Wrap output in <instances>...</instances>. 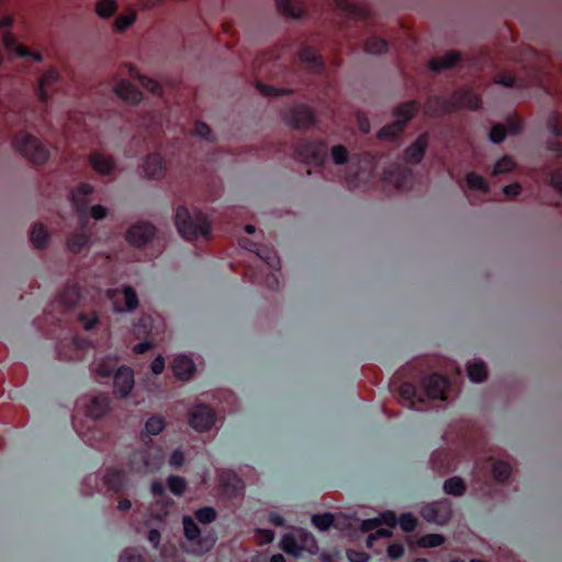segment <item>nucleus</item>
<instances>
[{
    "label": "nucleus",
    "instance_id": "nucleus-63",
    "mask_svg": "<svg viewBox=\"0 0 562 562\" xmlns=\"http://www.w3.org/2000/svg\"><path fill=\"white\" fill-rule=\"evenodd\" d=\"M550 186L562 196V169H557L550 173Z\"/></svg>",
    "mask_w": 562,
    "mask_h": 562
},
{
    "label": "nucleus",
    "instance_id": "nucleus-24",
    "mask_svg": "<svg viewBox=\"0 0 562 562\" xmlns=\"http://www.w3.org/2000/svg\"><path fill=\"white\" fill-rule=\"evenodd\" d=\"M103 480L105 486L114 493L122 492L127 484L125 471L119 468H108Z\"/></svg>",
    "mask_w": 562,
    "mask_h": 562
},
{
    "label": "nucleus",
    "instance_id": "nucleus-43",
    "mask_svg": "<svg viewBox=\"0 0 562 562\" xmlns=\"http://www.w3.org/2000/svg\"><path fill=\"white\" fill-rule=\"evenodd\" d=\"M389 48V44L384 38L369 37L364 43V50L369 54H382Z\"/></svg>",
    "mask_w": 562,
    "mask_h": 562
},
{
    "label": "nucleus",
    "instance_id": "nucleus-47",
    "mask_svg": "<svg viewBox=\"0 0 562 562\" xmlns=\"http://www.w3.org/2000/svg\"><path fill=\"white\" fill-rule=\"evenodd\" d=\"M151 330V317L150 316H142L138 318L136 323L133 325V334L137 338L147 337Z\"/></svg>",
    "mask_w": 562,
    "mask_h": 562
},
{
    "label": "nucleus",
    "instance_id": "nucleus-33",
    "mask_svg": "<svg viewBox=\"0 0 562 562\" xmlns=\"http://www.w3.org/2000/svg\"><path fill=\"white\" fill-rule=\"evenodd\" d=\"M90 243V234L85 229L70 235L67 239V247L74 254H80Z\"/></svg>",
    "mask_w": 562,
    "mask_h": 562
},
{
    "label": "nucleus",
    "instance_id": "nucleus-14",
    "mask_svg": "<svg viewBox=\"0 0 562 562\" xmlns=\"http://www.w3.org/2000/svg\"><path fill=\"white\" fill-rule=\"evenodd\" d=\"M135 384L134 372L127 366L117 368L113 375V392L120 398L128 396Z\"/></svg>",
    "mask_w": 562,
    "mask_h": 562
},
{
    "label": "nucleus",
    "instance_id": "nucleus-17",
    "mask_svg": "<svg viewBox=\"0 0 562 562\" xmlns=\"http://www.w3.org/2000/svg\"><path fill=\"white\" fill-rule=\"evenodd\" d=\"M218 481L225 494L229 497L238 496L245 487L243 480L232 470H221Z\"/></svg>",
    "mask_w": 562,
    "mask_h": 562
},
{
    "label": "nucleus",
    "instance_id": "nucleus-1",
    "mask_svg": "<svg viewBox=\"0 0 562 562\" xmlns=\"http://www.w3.org/2000/svg\"><path fill=\"white\" fill-rule=\"evenodd\" d=\"M175 224L179 234L187 240L198 237H207L211 232V222L201 210L190 212L187 206H178L175 215Z\"/></svg>",
    "mask_w": 562,
    "mask_h": 562
},
{
    "label": "nucleus",
    "instance_id": "nucleus-3",
    "mask_svg": "<svg viewBox=\"0 0 562 562\" xmlns=\"http://www.w3.org/2000/svg\"><path fill=\"white\" fill-rule=\"evenodd\" d=\"M419 111V102L411 100L400 103L394 110L395 121L384 125L379 132L380 139L395 140L404 132L407 123L416 116Z\"/></svg>",
    "mask_w": 562,
    "mask_h": 562
},
{
    "label": "nucleus",
    "instance_id": "nucleus-8",
    "mask_svg": "<svg viewBox=\"0 0 562 562\" xmlns=\"http://www.w3.org/2000/svg\"><path fill=\"white\" fill-rule=\"evenodd\" d=\"M419 513L426 521L445 526L452 517V503L448 498L427 503L422 506Z\"/></svg>",
    "mask_w": 562,
    "mask_h": 562
},
{
    "label": "nucleus",
    "instance_id": "nucleus-30",
    "mask_svg": "<svg viewBox=\"0 0 562 562\" xmlns=\"http://www.w3.org/2000/svg\"><path fill=\"white\" fill-rule=\"evenodd\" d=\"M111 401L109 396L104 394L95 395L91 398L88 405V415L92 419L102 418L110 409Z\"/></svg>",
    "mask_w": 562,
    "mask_h": 562
},
{
    "label": "nucleus",
    "instance_id": "nucleus-12",
    "mask_svg": "<svg viewBox=\"0 0 562 562\" xmlns=\"http://www.w3.org/2000/svg\"><path fill=\"white\" fill-rule=\"evenodd\" d=\"M383 179L394 184L397 190H407L412 186L413 171L409 167L396 164L384 171Z\"/></svg>",
    "mask_w": 562,
    "mask_h": 562
},
{
    "label": "nucleus",
    "instance_id": "nucleus-54",
    "mask_svg": "<svg viewBox=\"0 0 562 562\" xmlns=\"http://www.w3.org/2000/svg\"><path fill=\"white\" fill-rule=\"evenodd\" d=\"M257 89L267 97H279L290 94L292 91L289 89H281L274 86L263 85L261 82H257Z\"/></svg>",
    "mask_w": 562,
    "mask_h": 562
},
{
    "label": "nucleus",
    "instance_id": "nucleus-39",
    "mask_svg": "<svg viewBox=\"0 0 562 562\" xmlns=\"http://www.w3.org/2000/svg\"><path fill=\"white\" fill-rule=\"evenodd\" d=\"M467 184L470 189L479 190L484 194L490 192V184L485 179L474 171H470L465 176Z\"/></svg>",
    "mask_w": 562,
    "mask_h": 562
},
{
    "label": "nucleus",
    "instance_id": "nucleus-31",
    "mask_svg": "<svg viewBox=\"0 0 562 562\" xmlns=\"http://www.w3.org/2000/svg\"><path fill=\"white\" fill-rule=\"evenodd\" d=\"M461 56L458 52H450L443 57H435L429 60V69L439 72L446 69H451L459 64Z\"/></svg>",
    "mask_w": 562,
    "mask_h": 562
},
{
    "label": "nucleus",
    "instance_id": "nucleus-35",
    "mask_svg": "<svg viewBox=\"0 0 562 562\" xmlns=\"http://www.w3.org/2000/svg\"><path fill=\"white\" fill-rule=\"evenodd\" d=\"M279 547L286 554L299 558L302 554V547L292 533H285L280 540Z\"/></svg>",
    "mask_w": 562,
    "mask_h": 562
},
{
    "label": "nucleus",
    "instance_id": "nucleus-51",
    "mask_svg": "<svg viewBox=\"0 0 562 562\" xmlns=\"http://www.w3.org/2000/svg\"><path fill=\"white\" fill-rule=\"evenodd\" d=\"M549 132L555 137H562V120L558 112L553 111L547 121Z\"/></svg>",
    "mask_w": 562,
    "mask_h": 562
},
{
    "label": "nucleus",
    "instance_id": "nucleus-26",
    "mask_svg": "<svg viewBox=\"0 0 562 562\" xmlns=\"http://www.w3.org/2000/svg\"><path fill=\"white\" fill-rule=\"evenodd\" d=\"M183 535L188 541L195 543L202 551H206L210 548L204 547V541L201 537V529L191 516L182 517Z\"/></svg>",
    "mask_w": 562,
    "mask_h": 562
},
{
    "label": "nucleus",
    "instance_id": "nucleus-49",
    "mask_svg": "<svg viewBox=\"0 0 562 562\" xmlns=\"http://www.w3.org/2000/svg\"><path fill=\"white\" fill-rule=\"evenodd\" d=\"M167 483L170 492L176 496H181L187 490V481L182 476L170 475Z\"/></svg>",
    "mask_w": 562,
    "mask_h": 562
},
{
    "label": "nucleus",
    "instance_id": "nucleus-48",
    "mask_svg": "<svg viewBox=\"0 0 562 562\" xmlns=\"http://www.w3.org/2000/svg\"><path fill=\"white\" fill-rule=\"evenodd\" d=\"M116 10L117 4L115 0H100L95 7L97 14L104 19L114 15Z\"/></svg>",
    "mask_w": 562,
    "mask_h": 562
},
{
    "label": "nucleus",
    "instance_id": "nucleus-41",
    "mask_svg": "<svg viewBox=\"0 0 562 562\" xmlns=\"http://www.w3.org/2000/svg\"><path fill=\"white\" fill-rule=\"evenodd\" d=\"M468 375L475 383L483 382L487 376L485 363L483 361L470 363L468 366Z\"/></svg>",
    "mask_w": 562,
    "mask_h": 562
},
{
    "label": "nucleus",
    "instance_id": "nucleus-23",
    "mask_svg": "<svg viewBox=\"0 0 562 562\" xmlns=\"http://www.w3.org/2000/svg\"><path fill=\"white\" fill-rule=\"evenodd\" d=\"M89 162L93 170L102 176H110L116 169V162L112 157H106L99 151L89 155Z\"/></svg>",
    "mask_w": 562,
    "mask_h": 562
},
{
    "label": "nucleus",
    "instance_id": "nucleus-25",
    "mask_svg": "<svg viewBox=\"0 0 562 562\" xmlns=\"http://www.w3.org/2000/svg\"><path fill=\"white\" fill-rule=\"evenodd\" d=\"M171 369L177 379L188 381L195 372V364L187 356H178L173 359Z\"/></svg>",
    "mask_w": 562,
    "mask_h": 562
},
{
    "label": "nucleus",
    "instance_id": "nucleus-21",
    "mask_svg": "<svg viewBox=\"0 0 562 562\" xmlns=\"http://www.w3.org/2000/svg\"><path fill=\"white\" fill-rule=\"evenodd\" d=\"M166 428V420L160 415L150 416L144 425V429L140 431L139 439L145 446H151L153 436H158Z\"/></svg>",
    "mask_w": 562,
    "mask_h": 562
},
{
    "label": "nucleus",
    "instance_id": "nucleus-46",
    "mask_svg": "<svg viewBox=\"0 0 562 562\" xmlns=\"http://www.w3.org/2000/svg\"><path fill=\"white\" fill-rule=\"evenodd\" d=\"M335 521V517L331 513L315 514L312 516L313 525L321 531L328 530Z\"/></svg>",
    "mask_w": 562,
    "mask_h": 562
},
{
    "label": "nucleus",
    "instance_id": "nucleus-36",
    "mask_svg": "<svg viewBox=\"0 0 562 562\" xmlns=\"http://www.w3.org/2000/svg\"><path fill=\"white\" fill-rule=\"evenodd\" d=\"M30 238L35 248L43 249L48 244L49 235L44 225L35 224L31 229Z\"/></svg>",
    "mask_w": 562,
    "mask_h": 562
},
{
    "label": "nucleus",
    "instance_id": "nucleus-5",
    "mask_svg": "<svg viewBox=\"0 0 562 562\" xmlns=\"http://www.w3.org/2000/svg\"><path fill=\"white\" fill-rule=\"evenodd\" d=\"M239 246L246 249H249L256 254V256L267 265L272 271L266 276V285L276 291L279 288V277L277 272L281 268L280 258L277 256L276 251L269 248H258L255 243H252L249 238L243 237L239 239Z\"/></svg>",
    "mask_w": 562,
    "mask_h": 562
},
{
    "label": "nucleus",
    "instance_id": "nucleus-10",
    "mask_svg": "<svg viewBox=\"0 0 562 562\" xmlns=\"http://www.w3.org/2000/svg\"><path fill=\"white\" fill-rule=\"evenodd\" d=\"M284 121L295 130H305L315 123V113L308 105L296 104L285 113Z\"/></svg>",
    "mask_w": 562,
    "mask_h": 562
},
{
    "label": "nucleus",
    "instance_id": "nucleus-61",
    "mask_svg": "<svg viewBox=\"0 0 562 562\" xmlns=\"http://www.w3.org/2000/svg\"><path fill=\"white\" fill-rule=\"evenodd\" d=\"M138 79L142 86L151 93L159 94L161 92V87L156 80L146 76H139Z\"/></svg>",
    "mask_w": 562,
    "mask_h": 562
},
{
    "label": "nucleus",
    "instance_id": "nucleus-16",
    "mask_svg": "<svg viewBox=\"0 0 562 562\" xmlns=\"http://www.w3.org/2000/svg\"><path fill=\"white\" fill-rule=\"evenodd\" d=\"M454 111L467 108L469 110H479L482 106V99L479 94L473 92L471 88H463L454 91L452 94Z\"/></svg>",
    "mask_w": 562,
    "mask_h": 562
},
{
    "label": "nucleus",
    "instance_id": "nucleus-15",
    "mask_svg": "<svg viewBox=\"0 0 562 562\" xmlns=\"http://www.w3.org/2000/svg\"><path fill=\"white\" fill-rule=\"evenodd\" d=\"M93 190V186L82 182L71 191V202L80 218H86L88 214L89 195Z\"/></svg>",
    "mask_w": 562,
    "mask_h": 562
},
{
    "label": "nucleus",
    "instance_id": "nucleus-57",
    "mask_svg": "<svg viewBox=\"0 0 562 562\" xmlns=\"http://www.w3.org/2000/svg\"><path fill=\"white\" fill-rule=\"evenodd\" d=\"M79 322L82 324L86 330H91L99 323V316L94 312L91 314L80 313Z\"/></svg>",
    "mask_w": 562,
    "mask_h": 562
},
{
    "label": "nucleus",
    "instance_id": "nucleus-44",
    "mask_svg": "<svg viewBox=\"0 0 562 562\" xmlns=\"http://www.w3.org/2000/svg\"><path fill=\"white\" fill-rule=\"evenodd\" d=\"M516 167V162L510 156H503L499 158L492 170V176H498L503 173H507L512 170H514Z\"/></svg>",
    "mask_w": 562,
    "mask_h": 562
},
{
    "label": "nucleus",
    "instance_id": "nucleus-29",
    "mask_svg": "<svg viewBox=\"0 0 562 562\" xmlns=\"http://www.w3.org/2000/svg\"><path fill=\"white\" fill-rule=\"evenodd\" d=\"M276 7L280 13L293 19L305 14V7L301 0H276Z\"/></svg>",
    "mask_w": 562,
    "mask_h": 562
},
{
    "label": "nucleus",
    "instance_id": "nucleus-18",
    "mask_svg": "<svg viewBox=\"0 0 562 562\" xmlns=\"http://www.w3.org/2000/svg\"><path fill=\"white\" fill-rule=\"evenodd\" d=\"M429 143V134L427 132L420 134L414 143H412L404 151L406 162L412 165L419 164L426 153Z\"/></svg>",
    "mask_w": 562,
    "mask_h": 562
},
{
    "label": "nucleus",
    "instance_id": "nucleus-32",
    "mask_svg": "<svg viewBox=\"0 0 562 562\" xmlns=\"http://www.w3.org/2000/svg\"><path fill=\"white\" fill-rule=\"evenodd\" d=\"M81 299V289L77 283L67 284L59 294L60 303L67 308L75 307Z\"/></svg>",
    "mask_w": 562,
    "mask_h": 562
},
{
    "label": "nucleus",
    "instance_id": "nucleus-38",
    "mask_svg": "<svg viewBox=\"0 0 562 562\" xmlns=\"http://www.w3.org/2000/svg\"><path fill=\"white\" fill-rule=\"evenodd\" d=\"M300 547H302V552L306 551L312 555H315L318 553L319 547L317 543V540L313 536V533L302 530L300 536Z\"/></svg>",
    "mask_w": 562,
    "mask_h": 562
},
{
    "label": "nucleus",
    "instance_id": "nucleus-40",
    "mask_svg": "<svg viewBox=\"0 0 562 562\" xmlns=\"http://www.w3.org/2000/svg\"><path fill=\"white\" fill-rule=\"evenodd\" d=\"M400 396L409 403V407L415 411H422V408L416 407V403L413 398L417 397L416 386L412 382H404L398 387Z\"/></svg>",
    "mask_w": 562,
    "mask_h": 562
},
{
    "label": "nucleus",
    "instance_id": "nucleus-2",
    "mask_svg": "<svg viewBox=\"0 0 562 562\" xmlns=\"http://www.w3.org/2000/svg\"><path fill=\"white\" fill-rule=\"evenodd\" d=\"M164 462V452L160 447L154 451L151 446L133 450L127 458V468L131 473L148 474L158 471Z\"/></svg>",
    "mask_w": 562,
    "mask_h": 562
},
{
    "label": "nucleus",
    "instance_id": "nucleus-62",
    "mask_svg": "<svg viewBox=\"0 0 562 562\" xmlns=\"http://www.w3.org/2000/svg\"><path fill=\"white\" fill-rule=\"evenodd\" d=\"M134 22H135V15L130 14V15H120L119 18H116L114 24H115V29L119 32H123V31L127 30L131 25H133Z\"/></svg>",
    "mask_w": 562,
    "mask_h": 562
},
{
    "label": "nucleus",
    "instance_id": "nucleus-19",
    "mask_svg": "<svg viewBox=\"0 0 562 562\" xmlns=\"http://www.w3.org/2000/svg\"><path fill=\"white\" fill-rule=\"evenodd\" d=\"M299 59L312 72L322 74L325 69L322 56L312 46L303 45L299 49Z\"/></svg>",
    "mask_w": 562,
    "mask_h": 562
},
{
    "label": "nucleus",
    "instance_id": "nucleus-60",
    "mask_svg": "<svg viewBox=\"0 0 562 562\" xmlns=\"http://www.w3.org/2000/svg\"><path fill=\"white\" fill-rule=\"evenodd\" d=\"M494 82L503 87L513 88L516 82V78L509 72H499L494 77Z\"/></svg>",
    "mask_w": 562,
    "mask_h": 562
},
{
    "label": "nucleus",
    "instance_id": "nucleus-7",
    "mask_svg": "<svg viewBox=\"0 0 562 562\" xmlns=\"http://www.w3.org/2000/svg\"><path fill=\"white\" fill-rule=\"evenodd\" d=\"M12 16H3L0 20V31L2 35V43L5 49L9 53L15 54L21 58H32L36 63H41L43 60V55L40 52H32L26 46L19 44L15 36L9 31V29L13 25Z\"/></svg>",
    "mask_w": 562,
    "mask_h": 562
},
{
    "label": "nucleus",
    "instance_id": "nucleus-4",
    "mask_svg": "<svg viewBox=\"0 0 562 562\" xmlns=\"http://www.w3.org/2000/svg\"><path fill=\"white\" fill-rule=\"evenodd\" d=\"M12 145L16 151L35 165H43L49 158V151L37 137L25 132H19L13 136Z\"/></svg>",
    "mask_w": 562,
    "mask_h": 562
},
{
    "label": "nucleus",
    "instance_id": "nucleus-53",
    "mask_svg": "<svg viewBox=\"0 0 562 562\" xmlns=\"http://www.w3.org/2000/svg\"><path fill=\"white\" fill-rule=\"evenodd\" d=\"M126 311H134L138 304V296L132 286H125L123 290Z\"/></svg>",
    "mask_w": 562,
    "mask_h": 562
},
{
    "label": "nucleus",
    "instance_id": "nucleus-9",
    "mask_svg": "<svg viewBox=\"0 0 562 562\" xmlns=\"http://www.w3.org/2000/svg\"><path fill=\"white\" fill-rule=\"evenodd\" d=\"M156 227L149 223L139 221L133 224L126 233V240L136 248L145 247L156 236Z\"/></svg>",
    "mask_w": 562,
    "mask_h": 562
},
{
    "label": "nucleus",
    "instance_id": "nucleus-34",
    "mask_svg": "<svg viewBox=\"0 0 562 562\" xmlns=\"http://www.w3.org/2000/svg\"><path fill=\"white\" fill-rule=\"evenodd\" d=\"M117 358L108 356L95 363L94 371L100 378H110L117 370Z\"/></svg>",
    "mask_w": 562,
    "mask_h": 562
},
{
    "label": "nucleus",
    "instance_id": "nucleus-55",
    "mask_svg": "<svg viewBox=\"0 0 562 562\" xmlns=\"http://www.w3.org/2000/svg\"><path fill=\"white\" fill-rule=\"evenodd\" d=\"M398 524L403 531L412 532L417 527V519L411 513H404L398 517Z\"/></svg>",
    "mask_w": 562,
    "mask_h": 562
},
{
    "label": "nucleus",
    "instance_id": "nucleus-59",
    "mask_svg": "<svg viewBox=\"0 0 562 562\" xmlns=\"http://www.w3.org/2000/svg\"><path fill=\"white\" fill-rule=\"evenodd\" d=\"M186 461V454L182 449H175L169 457V465L175 469H180Z\"/></svg>",
    "mask_w": 562,
    "mask_h": 562
},
{
    "label": "nucleus",
    "instance_id": "nucleus-45",
    "mask_svg": "<svg viewBox=\"0 0 562 562\" xmlns=\"http://www.w3.org/2000/svg\"><path fill=\"white\" fill-rule=\"evenodd\" d=\"M443 542H445V537L442 535L428 533V535L422 536L417 540V546L419 548L428 549V548L440 547L441 544H443Z\"/></svg>",
    "mask_w": 562,
    "mask_h": 562
},
{
    "label": "nucleus",
    "instance_id": "nucleus-58",
    "mask_svg": "<svg viewBox=\"0 0 562 562\" xmlns=\"http://www.w3.org/2000/svg\"><path fill=\"white\" fill-rule=\"evenodd\" d=\"M387 555L392 560H400L405 553L404 544L400 541H394L389 544L386 549Z\"/></svg>",
    "mask_w": 562,
    "mask_h": 562
},
{
    "label": "nucleus",
    "instance_id": "nucleus-64",
    "mask_svg": "<svg viewBox=\"0 0 562 562\" xmlns=\"http://www.w3.org/2000/svg\"><path fill=\"white\" fill-rule=\"evenodd\" d=\"M120 562H145V560L140 553L134 550H126L121 554Z\"/></svg>",
    "mask_w": 562,
    "mask_h": 562
},
{
    "label": "nucleus",
    "instance_id": "nucleus-50",
    "mask_svg": "<svg viewBox=\"0 0 562 562\" xmlns=\"http://www.w3.org/2000/svg\"><path fill=\"white\" fill-rule=\"evenodd\" d=\"M194 515L199 522L206 525L216 519L217 513L213 507L205 506L196 509Z\"/></svg>",
    "mask_w": 562,
    "mask_h": 562
},
{
    "label": "nucleus",
    "instance_id": "nucleus-37",
    "mask_svg": "<svg viewBox=\"0 0 562 562\" xmlns=\"http://www.w3.org/2000/svg\"><path fill=\"white\" fill-rule=\"evenodd\" d=\"M442 488L446 494L452 496H462L467 491L465 483L460 476L447 479Z\"/></svg>",
    "mask_w": 562,
    "mask_h": 562
},
{
    "label": "nucleus",
    "instance_id": "nucleus-27",
    "mask_svg": "<svg viewBox=\"0 0 562 562\" xmlns=\"http://www.w3.org/2000/svg\"><path fill=\"white\" fill-rule=\"evenodd\" d=\"M117 97L132 104H138L143 100V93L131 82L121 80L114 88Z\"/></svg>",
    "mask_w": 562,
    "mask_h": 562
},
{
    "label": "nucleus",
    "instance_id": "nucleus-28",
    "mask_svg": "<svg viewBox=\"0 0 562 562\" xmlns=\"http://www.w3.org/2000/svg\"><path fill=\"white\" fill-rule=\"evenodd\" d=\"M145 175L150 179H159L164 176L165 164L160 154H149L143 164Z\"/></svg>",
    "mask_w": 562,
    "mask_h": 562
},
{
    "label": "nucleus",
    "instance_id": "nucleus-20",
    "mask_svg": "<svg viewBox=\"0 0 562 562\" xmlns=\"http://www.w3.org/2000/svg\"><path fill=\"white\" fill-rule=\"evenodd\" d=\"M452 98L447 99L439 95L429 97L426 101V113L430 116L440 117L454 112Z\"/></svg>",
    "mask_w": 562,
    "mask_h": 562
},
{
    "label": "nucleus",
    "instance_id": "nucleus-13",
    "mask_svg": "<svg viewBox=\"0 0 562 562\" xmlns=\"http://www.w3.org/2000/svg\"><path fill=\"white\" fill-rule=\"evenodd\" d=\"M215 423L214 411L204 404L196 405L190 413L189 424L198 431H206L212 428Z\"/></svg>",
    "mask_w": 562,
    "mask_h": 562
},
{
    "label": "nucleus",
    "instance_id": "nucleus-52",
    "mask_svg": "<svg viewBox=\"0 0 562 562\" xmlns=\"http://www.w3.org/2000/svg\"><path fill=\"white\" fill-rule=\"evenodd\" d=\"M507 135L506 126L502 123L494 124L488 133V138L494 144H501Z\"/></svg>",
    "mask_w": 562,
    "mask_h": 562
},
{
    "label": "nucleus",
    "instance_id": "nucleus-22",
    "mask_svg": "<svg viewBox=\"0 0 562 562\" xmlns=\"http://www.w3.org/2000/svg\"><path fill=\"white\" fill-rule=\"evenodd\" d=\"M59 72L54 68L47 69L40 78L37 87H36V95L38 100L46 104L49 100V94L47 92V89L50 86L56 85L59 81Z\"/></svg>",
    "mask_w": 562,
    "mask_h": 562
},
{
    "label": "nucleus",
    "instance_id": "nucleus-42",
    "mask_svg": "<svg viewBox=\"0 0 562 562\" xmlns=\"http://www.w3.org/2000/svg\"><path fill=\"white\" fill-rule=\"evenodd\" d=\"M492 473H493L494 479L497 482L504 483L510 476L512 468H510L509 463L498 460L493 463Z\"/></svg>",
    "mask_w": 562,
    "mask_h": 562
},
{
    "label": "nucleus",
    "instance_id": "nucleus-6",
    "mask_svg": "<svg viewBox=\"0 0 562 562\" xmlns=\"http://www.w3.org/2000/svg\"><path fill=\"white\" fill-rule=\"evenodd\" d=\"M294 158L304 164L322 166L327 158V145L319 139H301L295 144Z\"/></svg>",
    "mask_w": 562,
    "mask_h": 562
},
{
    "label": "nucleus",
    "instance_id": "nucleus-11",
    "mask_svg": "<svg viewBox=\"0 0 562 562\" xmlns=\"http://www.w3.org/2000/svg\"><path fill=\"white\" fill-rule=\"evenodd\" d=\"M422 386L424 390V396L430 400L445 401L450 382L447 376L439 373H432L423 379Z\"/></svg>",
    "mask_w": 562,
    "mask_h": 562
},
{
    "label": "nucleus",
    "instance_id": "nucleus-56",
    "mask_svg": "<svg viewBox=\"0 0 562 562\" xmlns=\"http://www.w3.org/2000/svg\"><path fill=\"white\" fill-rule=\"evenodd\" d=\"M348 150L342 145H336L331 148V157L336 165H345L348 160Z\"/></svg>",
    "mask_w": 562,
    "mask_h": 562
}]
</instances>
